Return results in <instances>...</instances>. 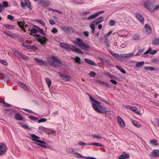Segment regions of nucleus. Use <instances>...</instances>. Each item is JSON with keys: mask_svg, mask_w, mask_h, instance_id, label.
<instances>
[{"mask_svg": "<svg viewBox=\"0 0 159 159\" xmlns=\"http://www.w3.org/2000/svg\"><path fill=\"white\" fill-rule=\"evenodd\" d=\"M73 43L78 45L79 47L83 50L89 51L90 49V45L86 44L80 38H77L76 40L74 41Z\"/></svg>", "mask_w": 159, "mask_h": 159, "instance_id": "f03ea898", "label": "nucleus"}, {"mask_svg": "<svg viewBox=\"0 0 159 159\" xmlns=\"http://www.w3.org/2000/svg\"><path fill=\"white\" fill-rule=\"evenodd\" d=\"M145 70H149L151 71H153L155 70L156 68L152 66H145L144 68Z\"/></svg>", "mask_w": 159, "mask_h": 159, "instance_id": "58836bf2", "label": "nucleus"}, {"mask_svg": "<svg viewBox=\"0 0 159 159\" xmlns=\"http://www.w3.org/2000/svg\"><path fill=\"white\" fill-rule=\"evenodd\" d=\"M98 16L97 14V13H95L90 16H89L87 18V20H92V19H94L97 16Z\"/></svg>", "mask_w": 159, "mask_h": 159, "instance_id": "c85d7f7f", "label": "nucleus"}, {"mask_svg": "<svg viewBox=\"0 0 159 159\" xmlns=\"http://www.w3.org/2000/svg\"><path fill=\"white\" fill-rule=\"evenodd\" d=\"M117 120L118 123L122 127L124 128L125 126V125L122 119L119 116H117Z\"/></svg>", "mask_w": 159, "mask_h": 159, "instance_id": "4468645a", "label": "nucleus"}, {"mask_svg": "<svg viewBox=\"0 0 159 159\" xmlns=\"http://www.w3.org/2000/svg\"><path fill=\"white\" fill-rule=\"evenodd\" d=\"M15 118L18 120H21L23 119V117L19 114H16L15 115Z\"/></svg>", "mask_w": 159, "mask_h": 159, "instance_id": "bb28decb", "label": "nucleus"}, {"mask_svg": "<svg viewBox=\"0 0 159 159\" xmlns=\"http://www.w3.org/2000/svg\"><path fill=\"white\" fill-rule=\"evenodd\" d=\"M45 81L48 84V86L49 88L51 86L52 84V81L49 78H45Z\"/></svg>", "mask_w": 159, "mask_h": 159, "instance_id": "2f4dec72", "label": "nucleus"}, {"mask_svg": "<svg viewBox=\"0 0 159 159\" xmlns=\"http://www.w3.org/2000/svg\"><path fill=\"white\" fill-rule=\"evenodd\" d=\"M133 55V53H130L128 54H122V57L124 58H128L130 57Z\"/></svg>", "mask_w": 159, "mask_h": 159, "instance_id": "393cba45", "label": "nucleus"}, {"mask_svg": "<svg viewBox=\"0 0 159 159\" xmlns=\"http://www.w3.org/2000/svg\"><path fill=\"white\" fill-rule=\"evenodd\" d=\"M34 59L37 62L39 65L41 66H46L47 64V63L46 61H43L42 59H39L36 57L34 58Z\"/></svg>", "mask_w": 159, "mask_h": 159, "instance_id": "39448f33", "label": "nucleus"}, {"mask_svg": "<svg viewBox=\"0 0 159 159\" xmlns=\"http://www.w3.org/2000/svg\"><path fill=\"white\" fill-rule=\"evenodd\" d=\"M159 8V4L156 6L154 8H153L152 10V12H154L156 10H157Z\"/></svg>", "mask_w": 159, "mask_h": 159, "instance_id": "680f3d73", "label": "nucleus"}, {"mask_svg": "<svg viewBox=\"0 0 159 159\" xmlns=\"http://www.w3.org/2000/svg\"><path fill=\"white\" fill-rule=\"evenodd\" d=\"M89 98L91 101L92 105H93V103H94L95 102H96L98 101L95 99L93 97H92L91 95H89Z\"/></svg>", "mask_w": 159, "mask_h": 159, "instance_id": "a19ab883", "label": "nucleus"}, {"mask_svg": "<svg viewBox=\"0 0 159 159\" xmlns=\"http://www.w3.org/2000/svg\"><path fill=\"white\" fill-rule=\"evenodd\" d=\"M47 121V119L45 118H41L38 121V123H40L41 122H45Z\"/></svg>", "mask_w": 159, "mask_h": 159, "instance_id": "09e8293b", "label": "nucleus"}, {"mask_svg": "<svg viewBox=\"0 0 159 159\" xmlns=\"http://www.w3.org/2000/svg\"><path fill=\"white\" fill-rule=\"evenodd\" d=\"M151 157H159V150L157 149L153 150L150 153Z\"/></svg>", "mask_w": 159, "mask_h": 159, "instance_id": "9b49d317", "label": "nucleus"}, {"mask_svg": "<svg viewBox=\"0 0 159 159\" xmlns=\"http://www.w3.org/2000/svg\"><path fill=\"white\" fill-rule=\"evenodd\" d=\"M87 145H92L95 146H98V147H103V145L102 144H101L99 143H94L92 142L91 143V144H87Z\"/></svg>", "mask_w": 159, "mask_h": 159, "instance_id": "c756f323", "label": "nucleus"}, {"mask_svg": "<svg viewBox=\"0 0 159 159\" xmlns=\"http://www.w3.org/2000/svg\"><path fill=\"white\" fill-rule=\"evenodd\" d=\"M23 110L25 111L26 112H27L28 113L31 114H32V112H33V111H32L31 110H29V109H23Z\"/></svg>", "mask_w": 159, "mask_h": 159, "instance_id": "0e129e2a", "label": "nucleus"}, {"mask_svg": "<svg viewBox=\"0 0 159 159\" xmlns=\"http://www.w3.org/2000/svg\"><path fill=\"white\" fill-rule=\"evenodd\" d=\"M92 106L94 111L99 113L102 114L104 113L107 114H109L108 112H110V111H108L107 110L106 107L102 106L101 103L98 101L95 102L94 103H93Z\"/></svg>", "mask_w": 159, "mask_h": 159, "instance_id": "f257e3e1", "label": "nucleus"}, {"mask_svg": "<svg viewBox=\"0 0 159 159\" xmlns=\"http://www.w3.org/2000/svg\"><path fill=\"white\" fill-rule=\"evenodd\" d=\"M132 39L134 40H138L140 39V36L137 34H134L132 36Z\"/></svg>", "mask_w": 159, "mask_h": 159, "instance_id": "b1692460", "label": "nucleus"}, {"mask_svg": "<svg viewBox=\"0 0 159 159\" xmlns=\"http://www.w3.org/2000/svg\"><path fill=\"white\" fill-rule=\"evenodd\" d=\"M71 51L75 52L80 54H83V52L81 50L76 47V46L72 45Z\"/></svg>", "mask_w": 159, "mask_h": 159, "instance_id": "2eb2a0df", "label": "nucleus"}, {"mask_svg": "<svg viewBox=\"0 0 159 159\" xmlns=\"http://www.w3.org/2000/svg\"><path fill=\"white\" fill-rule=\"evenodd\" d=\"M58 74L61 77L64 79L66 81H68L71 79V76L69 75H65L61 72H59Z\"/></svg>", "mask_w": 159, "mask_h": 159, "instance_id": "6e6552de", "label": "nucleus"}, {"mask_svg": "<svg viewBox=\"0 0 159 159\" xmlns=\"http://www.w3.org/2000/svg\"><path fill=\"white\" fill-rule=\"evenodd\" d=\"M74 60L75 61V62L78 64L80 65L81 64V62L80 61L81 59L79 57H77L74 58Z\"/></svg>", "mask_w": 159, "mask_h": 159, "instance_id": "4c0bfd02", "label": "nucleus"}, {"mask_svg": "<svg viewBox=\"0 0 159 159\" xmlns=\"http://www.w3.org/2000/svg\"><path fill=\"white\" fill-rule=\"evenodd\" d=\"M131 122L132 124L135 126L138 127L140 128L141 127V125L140 124H139L138 122L135 120H132Z\"/></svg>", "mask_w": 159, "mask_h": 159, "instance_id": "a878e982", "label": "nucleus"}, {"mask_svg": "<svg viewBox=\"0 0 159 159\" xmlns=\"http://www.w3.org/2000/svg\"><path fill=\"white\" fill-rule=\"evenodd\" d=\"M31 137L32 138V140L37 142V143H44L43 141H41L40 140L38 139H40L39 137L37 136L35 134H32L31 135Z\"/></svg>", "mask_w": 159, "mask_h": 159, "instance_id": "9d476101", "label": "nucleus"}, {"mask_svg": "<svg viewBox=\"0 0 159 159\" xmlns=\"http://www.w3.org/2000/svg\"><path fill=\"white\" fill-rule=\"evenodd\" d=\"M39 2L44 7H46L49 5V2L46 0H40Z\"/></svg>", "mask_w": 159, "mask_h": 159, "instance_id": "6ab92c4d", "label": "nucleus"}, {"mask_svg": "<svg viewBox=\"0 0 159 159\" xmlns=\"http://www.w3.org/2000/svg\"><path fill=\"white\" fill-rule=\"evenodd\" d=\"M89 75L91 77H93L95 76L96 73L94 71H91L89 73Z\"/></svg>", "mask_w": 159, "mask_h": 159, "instance_id": "13d9d810", "label": "nucleus"}, {"mask_svg": "<svg viewBox=\"0 0 159 159\" xmlns=\"http://www.w3.org/2000/svg\"><path fill=\"white\" fill-rule=\"evenodd\" d=\"M62 30L65 32H67L70 29L69 27L66 26L63 27L62 28Z\"/></svg>", "mask_w": 159, "mask_h": 159, "instance_id": "6e6d98bb", "label": "nucleus"}, {"mask_svg": "<svg viewBox=\"0 0 159 159\" xmlns=\"http://www.w3.org/2000/svg\"><path fill=\"white\" fill-rule=\"evenodd\" d=\"M109 24L111 26H113L115 24V21L113 20H110Z\"/></svg>", "mask_w": 159, "mask_h": 159, "instance_id": "864d4df0", "label": "nucleus"}, {"mask_svg": "<svg viewBox=\"0 0 159 159\" xmlns=\"http://www.w3.org/2000/svg\"><path fill=\"white\" fill-rule=\"evenodd\" d=\"M30 31L31 32L33 33L36 34L37 33V30L34 28H33V29H31L30 30Z\"/></svg>", "mask_w": 159, "mask_h": 159, "instance_id": "052dcab7", "label": "nucleus"}, {"mask_svg": "<svg viewBox=\"0 0 159 159\" xmlns=\"http://www.w3.org/2000/svg\"><path fill=\"white\" fill-rule=\"evenodd\" d=\"M92 136L93 138H97L99 139H101L102 138V137L100 135H92Z\"/></svg>", "mask_w": 159, "mask_h": 159, "instance_id": "3c124183", "label": "nucleus"}, {"mask_svg": "<svg viewBox=\"0 0 159 159\" xmlns=\"http://www.w3.org/2000/svg\"><path fill=\"white\" fill-rule=\"evenodd\" d=\"M0 63L5 66L7 65V63L3 60H0Z\"/></svg>", "mask_w": 159, "mask_h": 159, "instance_id": "4d7b16f0", "label": "nucleus"}, {"mask_svg": "<svg viewBox=\"0 0 159 159\" xmlns=\"http://www.w3.org/2000/svg\"><path fill=\"white\" fill-rule=\"evenodd\" d=\"M110 81L113 84L115 85L117 83V82L116 80H113V79L111 80Z\"/></svg>", "mask_w": 159, "mask_h": 159, "instance_id": "69168bd1", "label": "nucleus"}, {"mask_svg": "<svg viewBox=\"0 0 159 159\" xmlns=\"http://www.w3.org/2000/svg\"><path fill=\"white\" fill-rule=\"evenodd\" d=\"M103 19L104 18L103 17H100L92 22V23L96 25L102 22L103 21Z\"/></svg>", "mask_w": 159, "mask_h": 159, "instance_id": "f3484780", "label": "nucleus"}, {"mask_svg": "<svg viewBox=\"0 0 159 159\" xmlns=\"http://www.w3.org/2000/svg\"><path fill=\"white\" fill-rule=\"evenodd\" d=\"M25 4L28 8H30L31 7L30 1L29 0H25Z\"/></svg>", "mask_w": 159, "mask_h": 159, "instance_id": "ea45409f", "label": "nucleus"}, {"mask_svg": "<svg viewBox=\"0 0 159 159\" xmlns=\"http://www.w3.org/2000/svg\"><path fill=\"white\" fill-rule=\"evenodd\" d=\"M110 53L115 58L117 59H121L122 57V54L120 55L118 54L114 53H113L112 51L110 50L109 51Z\"/></svg>", "mask_w": 159, "mask_h": 159, "instance_id": "a211bd4d", "label": "nucleus"}, {"mask_svg": "<svg viewBox=\"0 0 159 159\" xmlns=\"http://www.w3.org/2000/svg\"><path fill=\"white\" fill-rule=\"evenodd\" d=\"M52 62V63H51V66H54L55 67L60 66L62 64L61 62L58 59L56 61H53Z\"/></svg>", "mask_w": 159, "mask_h": 159, "instance_id": "f8f14e48", "label": "nucleus"}, {"mask_svg": "<svg viewBox=\"0 0 159 159\" xmlns=\"http://www.w3.org/2000/svg\"><path fill=\"white\" fill-rule=\"evenodd\" d=\"M21 126L22 128H24L25 129H30V128L28 126L26 125H21Z\"/></svg>", "mask_w": 159, "mask_h": 159, "instance_id": "338daca9", "label": "nucleus"}, {"mask_svg": "<svg viewBox=\"0 0 159 159\" xmlns=\"http://www.w3.org/2000/svg\"><path fill=\"white\" fill-rule=\"evenodd\" d=\"M28 117L29 118L32 120H38L39 119L38 118L36 117L33 116H29Z\"/></svg>", "mask_w": 159, "mask_h": 159, "instance_id": "de8ad7c7", "label": "nucleus"}, {"mask_svg": "<svg viewBox=\"0 0 159 159\" xmlns=\"http://www.w3.org/2000/svg\"><path fill=\"white\" fill-rule=\"evenodd\" d=\"M43 142H44V143H35L36 144H37L41 147H43L44 148H47V146L44 144L46 143L44 141H43Z\"/></svg>", "mask_w": 159, "mask_h": 159, "instance_id": "72a5a7b5", "label": "nucleus"}, {"mask_svg": "<svg viewBox=\"0 0 159 159\" xmlns=\"http://www.w3.org/2000/svg\"><path fill=\"white\" fill-rule=\"evenodd\" d=\"M152 43L156 45H159V38H156L152 41Z\"/></svg>", "mask_w": 159, "mask_h": 159, "instance_id": "f704fd0d", "label": "nucleus"}, {"mask_svg": "<svg viewBox=\"0 0 159 159\" xmlns=\"http://www.w3.org/2000/svg\"><path fill=\"white\" fill-rule=\"evenodd\" d=\"M116 67L122 73L124 74L126 73V71L120 66L117 65L116 66Z\"/></svg>", "mask_w": 159, "mask_h": 159, "instance_id": "473e14b6", "label": "nucleus"}, {"mask_svg": "<svg viewBox=\"0 0 159 159\" xmlns=\"http://www.w3.org/2000/svg\"><path fill=\"white\" fill-rule=\"evenodd\" d=\"M78 144L80 146H84V145H86L85 143L81 141H80L79 142Z\"/></svg>", "mask_w": 159, "mask_h": 159, "instance_id": "774afa93", "label": "nucleus"}, {"mask_svg": "<svg viewBox=\"0 0 159 159\" xmlns=\"http://www.w3.org/2000/svg\"><path fill=\"white\" fill-rule=\"evenodd\" d=\"M95 24H93V23H91V24L90 25V27L91 29L93 30V31H92L93 33L94 32V31L95 29V26H94Z\"/></svg>", "mask_w": 159, "mask_h": 159, "instance_id": "603ef678", "label": "nucleus"}, {"mask_svg": "<svg viewBox=\"0 0 159 159\" xmlns=\"http://www.w3.org/2000/svg\"><path fill=\"white\" fill-rule=\"evenodd\" d=\"M6 146L2 144H0V156L3 155L6 151Z\"/></svg>", "mask_w": 159, "mask_h": 159, "instance_id": "ddd939ff", "label": "nucleus"}, {"mask_svg": "<svg viewBox=\"0 0 159 159\" xmlns=\"http://www.w3.org/2000/svg\"><path fill=\"white\" fill-rule=\"evenodd\" d=\"M18 85L19 86L23 88L24 89L26 90H28V88H27L26 85L24 83L19 82L18 83Z\"/></svg>", "mask_w": 159, "mask_h": 159, "instance_id": "4be33fe9", "label": "nucleus"}, {"mask_svg": "<svg viewBox=\"0 0 159 159\" xmlns=\"http://www.w3.org/2000/svg\"><path fill=\"white\" fill-rule=\"evenodd\" d=\"M144 61H141L137 63L135 66V67L137 68H139L140 67L142 66L144 64Z\"/></svg>", "mask_w": 159, "mask_h": 159, "instance_id": "e433bc0d", "label": "nucleus"}, {"mask_svg": "<svg viewBox=\"0 0 159 159\" xmlns=\"http://www.w3.org/2000/svg\"><path fill=\"white\" fill-rule=\"evenodd\" d=\"M157 52V50H153L151 51L150 52V54L152 55H154L156 54Z\"/></svg>", "mask_w": 159, "mask_h": 159, "instance_id": "e2e57ef3", "label": "nucleus"}, {"mask_svg": "<svg viewBox=\"0 0 159 159\" xmlns=\"http://www.w3.org/2000/svg\"><path fill=\"white\" fill-rule=\"evenodd\" d=\"M25 47L27 48L28 49H30L33 50L34 51H35L37 49V48L34 45H25Z\"/></svg>", "mask_w": 159, "mask_h": 159, "instance_id": "5701e85b", "label": "nucleus"}, {"mask_svg": "<svg viewBox=\"0 0 159 159\" xmlns=\"http://www.w3.org/2000/svg\"><path fill=\"white\" fill-rule=\"evenodd\" d=\"M151 143L153 145L157 146L158 145V143L156 139H153L151 140Z\"/></svg>", "mask_w": 159, "mask_h": 159, "instance_id": "a18cd8bd", "label": "nucleus"}, {"mask_svg": "<svg viewBox=\"0 0 159 159\" xmlns=\"http://www.w3.org/2000/svg\"><path fill=\"white\" fill-rule=\"evenodd\" d=\"M129 154H123L119 157V159H125L129 158Z\"/></svg>", "mask_w": 159, "mask_h": 159, "instance_id": "7c9ffc66", "label": "nucleus"}, {"mask_svg": "<svg viewBox=\"0 0 159 159\" xmlns=\"http://www.w3.org/2000/svg\"><path fill=\"white\" fill-rule=\"evenodd\" d=\"M104 42L106 45L107 47H109L110 46L109 42L108 40L107 39H106L104 40Z\"/></svg>", "mask_w": 159, "mask_h": 159, "instance_id": "8fccbe9b", "label": "nucleus"}, {"mask_svg": "<svg viewBox=\"0 0 159 159\" xmlns=\"http://www.w3.org/2000/svg\"><path fill=\"white\" fill-rule=\"evenodd\" d=\"M135 17L142 24H144V18L140 13L139 12H137L136 13Z\"/></svg>", "mask_w": 159, "mask_h": 159, "instance_id": "423d86ee", "label": "nucleus"}, {"mask_svg": "<svg viewBox=\"0 0 159 159\" xmlns=\"http://www.w3.org/2000/svg\"><path fill=\"white\" fill-rule=\"evenodd\" d=\"M4 26L6 28L9 29H12L15 28V26L14 25H11L8 24H5Z\"/></svg>", "mask_w": 159, "mask_h": 159, "instance_id": "c9c22d12", "label": "nucleus"}, {"mask_svg": "<svg viewBox=\"0 0 159 159\" xmlns=\"http://www.w3.org/2000/svg\"><path fill=\"white\" fill-rule=\"evenodd\" d=\"M3 32L7 36H8L9 37H12V38L13 37V36L12 34L11 33V32H7V31H3Z\"/></svg>", "mask_w": 159, "mask_h": 159, "instance_id": "79ce46f5", "label": "nucleus"}, {"mask_svg": "<svg viewBox=\"0 0 159 159\" xmlns=\"http://www.w3.org/2000/svg\"><path fill=\"white\" fill-rule=\"evenodd\" d=\"M144 27L148 33L150 34L151 33L152 29L150 25L147 24H146L144 25Z\"/></svg>", "mask_w": 159, "mask_h": 159, "instance_id": "aec40b11", "label": "nucleus"}, {"mask_svg": "<svg viewBox=\"0 0 159 159\" xmlns=\"http://www.w3.org/2000/svg\"><path fill=\"white\" fill-rule=\"evenodd\" d=\"M35 35L37 41L42 45L46 44L47 42L48 41V39L45 36H42L38 34H35Z\"/></svg>", "mask_w": 159, "mask_h": 159, "instance_id": "7ed1b4c3", "label": "nucleus"}, {"mask_svg": "<svg viewBox=\"0 0 159 159\" xmlns=\"http://www.w3.org/2000/svg\"><path fill=\"white\" fill-rule=\"evenodd\" d=\"M60 47L65 49L70 50H71L72 45H70L65 43H61L60 45Z\"/></svg>", "mask_w": 159, "mask_h": 159, "instance_id": "0eeeda50", "label": "nucleus"}, {"mask_svg": "<svg viewBox=\"0 0 159 159\" xmlns=\"http://www.w3.org/2000/svg\"><path fill=\"white\" fill-rule=\"evenodd\" d=\"M130 110L136 113L138 112V110L134 107L132 106L130 108Z\"/></svg>", "mask_w": 159, "mask_h": 159, "instance_id": "49530a36", "label": "nucleus"}, {"mask_svg": "<svg viewBox=\"0 0 159 159\" xmlns=\"http://www.w3.org/2000/svg\"><path fill=\"white\" fill-rule=\"evenodd\" d=\"M96 82L97 83H98L99 84H101L103 85H105L107 87H109V85L108 84L102 81L99 80H97Z\"/></svg>", "mask_w": 159, "mask_h": 159, "instance_id": "cd10ccee", "label": "nucleus"}, {"mask_svg": "<svg viewBox=\"0 0 159 159\" xmlns=\"http://www.w3.org/2000/svg\"><path fill=\"white\" fill-rule=\"evenodd\" d=\"M36 21L41 25L43 26H45V24L44 22L42 20L37 19Z\"/></svg>", "mask_w": 159, "mask_h": 159, "instance_id": "37998d69", "label": "nucleus"}, {"mask_svg": "<svg viewBox=\"0 0 159 159\" xmlns=\"http://www.w3.org/2000/svg\"><path fill=\"white\" fill-rule=\"evenodd\" d=\"M154 2L150 1H146L144 2L143 6L150 11H152V10L154 7Z\"/></svg>", "mask_w": 159, "mask_h": 159, "instance_id": "20e7f679", "label": "nucleus"}, {"mask_svg": "<svg viewBox=\"0 0 159 159\" xmlns=\"http://www.w3.org/2000/svg\"><path fill=\"white\" fill-rule=\"evenodd\" d=\"M7 17L10 20H13L14 19V17L11 15H8L7 16Z\"/></svg>", "mask_w": 159, "mask_h": 159, "instance_id": "bf43d9fd", "label": "nucleus"}, {"mask_svg": "<svg viewBox=\"0 0 159 159\" xmlns=\"http://www.w3.org/2000/svg\"><path fill=\"white\" fill-rule=\"evenodd\" d=\"M36 28L39 30L40 33L42 34L45 35L46 33H44L43 31V30L42 29H40L38 26H36Z\"/></svg>", "mask_w": 159, "mask_h": 159, "instance_id": "c03bdc74", "label": "nucleus"}, {"mask_svg": "<svg viewBox=\"0 0 159 159\" xmlns=\"http://www.w3.org/2000/svg\"><path fill=\"white\" fill-rule=\"evenodd\" d=\"M74 154L77 155V158H82L84 157L82 155L77 152H75Z\"/></svg>", "mask_w": 159, "mask_h": 159, "instance_id": "5fc2aeb1", "label": "nucleus"}, {"mask_svg": "<svg viewBox=\"0 0 159 159\" xmlns=\"http://www.w3.org/2000/svg\"><path fill=\"white\" fill-rule=\"evenodd\" d=\"M85 62L87 63L88 64L92 65L93 66H96V64L94 61H92L91 60H89L87 58H85L84 59Z\"/></svg>", "mask_w": 159, "mask_h": 159, "instance_id": "412c9836", "label": "nucleus"}, {"mask_svg": "<svg viewBox=\"0 0 159 159\" xmlns=\"http://www.w3.org/2000/svg\"><path fill=\"white\" fill-rule=\"evenodd\" d=\"M39 128L43 129L45 132L48 134H53L55 133V131H54L53 129L45 128L42 126L39 127Z\"/></svg>", "mask_w": 159, "mask_h": 159, "instance_id": "1a4fd4ad", "label": "nucleus"}, {"mask_svg": "<svg viewBox=\"0 0 159 159\" xmlns=\"http://www.w3.org/2000/svg\"><path fill=\"white\" fill-rule=\"evenodd\" d=\"M8 4L7 2L6 1H3L2 2V4L0 3V12L3 10V8L7 7H8Z\"/></svg>", "mask_w": 159, "mask_h": 159, "instance_id": "dca6fc26", "label": "nucleus"}]
</instances>
